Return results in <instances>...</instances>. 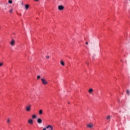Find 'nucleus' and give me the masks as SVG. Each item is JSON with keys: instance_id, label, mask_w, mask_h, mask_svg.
Instances as JSON below:
<instances>
[{"instance_id": "obj_13", "label": "nucleus", "mask_w": 130, "mask_h": 130, "mask_svg": "<svg viewBox=\"0 0 130 130\" xmlns=\"http://www.w3.org/2000/svg\"><path fill=\"white\" fill-rule=\"evenodd\" d=\"M106 118H107V120H110V118H111L110 116H107Z\"/></svg>"}, {"instance_id": "obj_12", "label": "nucleus", "mask_w": 130, "mask_h": 130, "mask_svg": "<svg viewBox=\"0 0 130 130\" xmlns=\"http://www.w3.org/2000/svg\"><path fill=\"white\" fill-rule=\"evenodd\" d=\"M60 64H61V66H64V62H63L62 60H61V61H60Z\"/></svg>"}, {"instance_id": "obj_3", "label": "nucleus", "mask_w": 130, "mask_h": 130, "mask_svg": "<svg viewBox=\"0 0 130 130\" xmlns=\"http://www.w3.org/2000/svg\"><path fill=\"white\" fill-rule=\"evenodd\" d=\"M10 44L12 46H15V44H16V41H15V40L12 39L10 42Z\"/></svg>"}, {"instance_id": "obj_27", "label": "nucleus", "mask_w": 130, "mask_h": 130, "mask_svg": "<svg viewBox=\"0 0 130 130\" xmlns=\"http://www.w3.org/2000/svg\"><path fill=\"white\" fill-rule=\"evenodd\" d=\"M129 1H130V0H129Z\"/></svg>"}, {"instance_id": "obj_19", "label": "nucleus", "mask_w": 130, "mask_h": 130, "mask_svg": "<svg viewBox=\"0 0 130 130\" xmlns=\"http://www.w3.org/2000/svg\"><path fill=\"white\" fill-rule=\"evenodd\" d=\"M10 121H11L10 120V119H8V120H7L8 123H9V122H10Z\"/></svg>"}, {"instance_id": "obj_17", "label": "nucleus", "mask_w": 130, "mask_h": 130, "mask_svg": "<svg viewBox=\"0 0 130 130\" xmlns=\"http://www.w3.org/2000/svg\"><path fill=\"white\" fill-rule=\"evenodd\" d=\"M9 13H10L11 14V13H13V9H11L10 11H9Z\"/></svg>"}, {"instance_id": "obj_10", "label": "nucleus", "mask_w": 130, "mask_h": 130, "mask_svg": "<svg viewBox=\"0 0 130 130\" xmlns=\"http://www.w3.org/2000/svg\"><path fill=\"white\" fill-rule=\"evenodd\" d=\"M32 118H33V119H35V118H37V116H36V115H33L32 116Z\"/></svg>"}, {"instance_id": "obj_23", "label": "nucleus", "mask_w": 130, "mask_h": 130, "mask_svg": "<svg viewBox=\"0 0 130 130\" xmlns=\"http://www.w3.org/2000/svg\"><path fill=\"white\" fill-rule=\"evenodd\" d=\"M43 130H46V128H44Z\"/></svg>"}, {"instance_id": "obj_20", "label": "nucleus", "mask_w": 130, "mask_h": 130, "mask_svg": "<svg viewBox=\"0 0 130 130\" xmlns=\"http://www.w3.org/2000/svg\"><path fill=\"white\" fill-rule=\"evenodd\" d=\"M46 58H49V56H46Z\"/></svg>"}, {"instance_id": "obj_5", "label": "nucleus", "mask_w": 130, "mask_h": 130, "mask_svg": "<svg viewBox=\"0 0 130 130\" xmlns=\"http://www.w3.org/2000/svg\"><path fill=\"white\" fill-rule=\"evenodd\" d=\"M46 128L48 130H53V127H52V126L51 125H49L47 126Z\"/></svg>"}, {"instance_id": "obj_7", "label": "nucleus", "mask_w": 130, "mask_h": 130, "mask_svg": "<svg viewBox=\"0 0 130 130\" xmlns=\"http://www.w3.org/2000/svg\"><path fill=\"white\" fill-rule=\"evenodd\" d=\"M93 91L94 90H93L92 88H90L88 90V93H89V94H92Z\"/></svg>"}, {"instance_id": "obj_6", "label": "nucleus", "mask_w": 130, "mask_h": 130, "mask_svg": "<svg viewBox=\"0 0 130 130\" xmlns=\"http://www.w3.org/2000/svg\"><path fill=\"white\" fill-rule=\"evenodd\" d=\"M37 122L39 123V124H41V123H42V119H41V118H38L37 119Z\"/></svg>"}, {"instance_id": "obj_8", "label": "nucleus", "mask_w": 130, "mask_h": 130, "mask_svg": "<svg viewBox=\"0 0 130 130\" xmlns=\"http://www.w3.org/2000/svg\"><path fill=\"white\" fill-rule=\"evenodd\" d=\"M28 122L29 124H33V120L29 119Z\"/></svg>"}, {"instance_id": "obj_15", "label": "nucleus", "mask_w": 130, "mask_h": 130, "mask_svg": "<svg viewBox=\"0 0 130 130\" xmlns=\"http://www.w3.org/2000/svg\"><path fill=\"white\" fill-rule=\"evenodd\" d=\"M126 93H127V95H130L129 90L128 89L126 90Z\"/></svg>"}, {"instance_id": "obj_9", "label": "nucleus", "mask_w": 130, "mask_h": 130, "mask_svg": "<svg viewBox=\"0 0 130 130\" xmlns=\"http://www.w3.org/2000/svg\"><path fill=\"white\" fill-rule=\"evenodd\" d=\"M87 127H89V128H91V127H93V124H88L87 125Z\"/></svg>"}, {"instance_id": "obj_16", "label": "nucleus", "mask_w": 130, "mask_h": 130, "mask_svg": "<svg viewBox=\"0 0 130 130\" xmlns=\"http://www.w3.org/2000/svg\"><path fill=\"white\" fill-rule=\"evenodd\" d=\"M8 3L10 4H13V1L12 0H9Z\"/></svg>"}, {"instance_id": "obj_18", "label": "nucleus", "mask_w": 130, "mask_h": 130, "mask_svg": "<svg viewBox=\"0 0 130 130\" xmlns=\"http://www.w3.org/2000/svg\"><path fill=\"white\" fill-rule=\"evenodd\" d=\"M40 78H41L40 76L39 75V76H37L38 80L40 79Z\"/></svg>"}, {"instance_id": "obj_22", "label": "nucleus", "mask_w": 130, "mask_h": 130, "mask_svg": "<svg viewBox=\"0 0 130 130\" xmlns=\"http://www.w3.org/2000/svg\"><path fill=\"white\" fill-rule=\"evenodd\" d=\"M86 45H88V44H89V43H88V42H86Z\"/></svg>"}, {"instance_id": "obj_11", "label": "nucleus", "mask_w": 130, "mask_h": 130, "mask_svg": "<svg viewBox=\"0 0 130 130\" xmlns=\"http://www.w3.org/2000/svg\"><path fill=\"white\" fill-rule=\"evenodd\" d=\"M25 10H27L29 9V5H26L25 6Z\"/></svg>"}, {"instance_id": "obj_24", "label": "nucleus", "mask_w": 130, "mask_h": 130, "mask_svg": "<svg viewBox=\"0 0 130 130\" xmlns=\"http://www.w3.org/2000/svg\"><path fill=\"white\" fill-rule=\"evenodd\" d=\"M87 66H89V63H87Z\"/></svg>"}, {"instance_id": "obj_4", "label": "nucleus", "mask_w": 130, "mask_h": 130, "mask_svg": "<svg viewBox=\"0 0 130 130\" xmlns=\"http://www.w3.org/2000/svg\"><path fill=\"white\" fill-rule=\"evenodd\" d=\"M64 9V7H63V6L59 5L58 7V9L59 10V11H62Z\"/></svg>"}, {"instance_id": "obj_26", "label": "nucleus", "mask_w": 130, "mask_h": 130, "mask_svg": "<svg viewBox=\"0 0 130 130\" xmlns=\"http://www.w3.org/2000/svg\"><path fill=\"white\" fill-rule=\"evenodd\" d=\"M21 5H23V2H22Z\"/></svg>"}, {"instance_id": "obj_2", "label": "nucleus", "mask_w": 130, "mask_h": 130, "mask_svg": "<svg viewBox=\"0 0 130 130\" xmlns=\"http://www.w3.org/2000/svg\"><path fill=\"white\" fill-rule=\"evenodd\" d=\"M41 82H42V84H43V85H47V84H48V82H47V81L46 80H45L44 78L41 79Z\"/></svg>"}, {"instance_id": "obj_21", "label": "nucleus", "mask_w": 130, "mask_h": 130, "mask_svg": "<svg viewBox=\"0 0 130 130\" xmlns=\"http://www.w3.org/2000/svg\"><path fill=\"white\" fill-rule=\"evenodd\" d=\"M3 66V63H0V67H2Z\"/></svg>"}, {"instance_id": "obj_1", "label": "nucleus", "mask_w": 130, "mask_h": 130, "mask_svg": "<svg viewBox=\"0 0 130 130\" xmlns=\"http://www.w3.org/2000/svg\"><path fill=\"white\" fill-rule=\"evenodd\" d=\"M25 111H27V112L31 111V105H28L25 107Z\"/></svg>"}, {"instance_id": "obj_25", "label": "nucleus", "mask_w": 130, "mask_h": 130, "mask_svg": "<svg viewBox=\"0 0 130 130\" xmlns=\"http://www.w3.org/2000/svg\"><path fill=\"white\" fill-rule=\"evenodd\" d=\"M35 1H36V2H38V1H39V0H35Z\"/></svg>"}, {"instance_id": "obj_14", "label": "nucleus", "mask_w": 130, "mask_h": 130, "mask_svg": "<svg viewBox=\"0 0 130 130\" xmlns=\"http://www.w3.org/2000/svg\"><path fill=\"white\" fill-rule=\"evenodd\" d=\"M43 113V112L42 110H39V114L40 115H41V114H42Z\"/></svg>"}]
</instances>
